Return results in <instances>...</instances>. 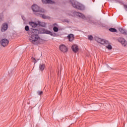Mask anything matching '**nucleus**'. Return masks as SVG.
<instances>
[{
	"instance_id": "13",
	"label": "nucleus",
	"mask_w": 127,
	"mask_h": 127,
	"mask_svg": "<svg viewBox=\"0 0 127 127\" xmlns=\"http://www.w3.org/2000/svg\"><path fill=\"white\" fill-rule=\"evenodd\" d=\"M25 30L26 31H30L31 32H34L35 31H36V29H32V28L29 29V26H26L25 27Z\"/></svg>"
},
{
	"instance_id": "8",
	"label": "nucleus",
	"mask_w": 127,
	"mask_h": 127,
	"mask_svg": "<svg viewBox=\"0 0 127 127\" xmlns=\"http://www.w3.org/2000/svg\"><path fill=\"white\" fill-rule=\"evenodd\" d=\"M42 31L43 33H45L46 34H49V35H51V36H53V33L48 30L43 29Z\"/></svg>"
},
{
	"instance_id": "4",
	"label": "nucleus",
	"mask_w": 127,
	"mask_h": 127,
	"mask_svg": "<svg viewBox=\"0 0 127 127\" xmlns=\"http://www.w3.org/2000/svg\"><path fill=\"white\" fill-rule=\"evenodd\" d=\"M118 41H119V42H120V43H121L123 46H124V47H126L127 46V41H126V40L124 38H118Z\"/></svg>"
},
{
	"instance_id": "10",
	"label": "nucleus",
	"mask_w": 127,
	"mask_h": 127,
	"mask_svg": "<svg viewBox=\"0 0 127 127\" xmlns=\"http://www.w3.org/2000/svg\"><path fill=\"white\" fill-rule=\"evenodd\" d=\"M8 27V26L6 23H5L3 24L2 25L1 29L2 32H4L5 30H7Z\"/></svg>"
},
{
	"instance_id": "27",
	"label": "nucleus",
	"mask_w": 127,
	"mask_h": 127,
	"mask_svg": "<svg viewBox=\"0 0 127 127\" xmlns=\"http://www.w3.org/2000/svg\"><path fill=\"white\" fill-rule=\"evenodd\" d=\"M56 26H57V24L55 23L53 24V26L56 27Z\"/></svg>"
},
{
	"instance_id": "5",
	"label": "nucleus",
	"mask_w": 127,
	"mask_h": 127,
	"mask_svg": "<svg viewBox=\"0 0 127 127\" xmlns=\"http://www.w3.org/2000/svg\"><path fill=\"white\" fill-rule=\"evenodd\" d=\"M60 50L62 52H63V53H66L67 51H68V48H67L65 45H61L60 46Z\"/></svg>"
},
{
	"instance_id": "6",
	"label": "nucleus",
	"mask_w": 127,
	"mask_h": 127,
	"mask_svg": "<svg viewBox=\"0 0 127 127\" xmlns=\"http://www.w3.org/2000/svg\"><path fill=\"white\" fill-rule=\"evenodd\" d=\"M9 42L8 41V40L6 39H3L0 41V43L3 47H5V46H7V45H8Z\"/></svg>"
},
{
	"instance_id": "11",
	"label": "nucleus",
	"mask_w": 127,
	"mask_h": 127,
	"mask_svg": "<svg viewBox=\"0 0 127 127\" xmlns=\"http://www.w3.org/2000/svg\"><path fill=\"white\" fill-rule=\"evenodd\" d=\"M71 49L73 52L76 53V52H78V50H79V48H78V46L76 45H74L72 46Z\"/></svg>"
},
{
	"instance_id": "7",
	"label": "nucleus",
	"mask_w": 127,
	"mask_h": 127,
	"mask_svg": "<svg viewBox=\"0 0 127 127\" xmlns=\"http://www.w3.org/2000/svg\"><path fill=\"white\" fill-rule=\"evenodd\" d=\"M96 41L98 43H100L101 44H108L109 43V41L103 40L100 38L96 39Z\"/></svg>"
},
{
	"instance_id": "28",
	"label": "nucleus",
	"mask_w": 127,
	"mask_h": 127,
	"mask_svg": "<svg viewBox=\"0 0 127 127\" xmlns=\"http://www.w3.org/2000/svg\"><path fill=\"white\" fill-rule=\"evenodd\" d=\"M22 19H23V20H24V18H22Z\"/></svg>"
},
{
	"instance_id": "2",
	"label": "nucleus",
	"mask_w": 127,
	"mask_h": 127,
	"mask_svg": "<svg viewBox=\"0 0 127 127\" xmlns=\"http://www.w3.org/2000/svg\"><path fill=\"white\" fill-rule=\"evenodd\" d=\"M71 4L73 7L77 8V9H80V10H83V9H85V6L83 4L77 1L73 0L71 2Z\"/></svg>"
},
{
	"instance_id": "23",
	"label": "nucleus",
	"mask_w": 127,
	"mask_h": 127,
	"mask_svg": "<svg viewBox=\"0 0 127 127\" xmlns=\"http://www.w3.org/2000/svg\"><path fill=\"white\" fill-rule=\"evenodd\" d=\"M40 14L41 17H42V18H44V19H46V18H47V16L44 14Z\"/></svg>"
},
{
	"instance_id": "18",
	"label": "nucleus",
	"mask_w": 127,
	"mask_h": 127,
	"mask_svg": "<svg viewBox=\"0 0 127 127\" xmlns=\"http://www.w3.org/2000/svg\"><path fill=\"white\" fill-rule=\"evenodd\" d=\"M39 69L41 71H43L45 69V64H40Z\"/></svg>"
},
{
	"instance_id": "26",
	"label": "nucleus",
	"mask_w": 127,
	"mask_h": 127,
	"mask_svg": "<svg viewBox=\"0 0 127 127\" xmlns=\"http://www.w3.org/2000/svg\"><path fill=\"white\" fill-rule=\"evenodd\" d=\"M32 60H34V62H35V63H36V62H37L36 61V60H35V58L32 57Z\"/></svg>"
},
{
	"instance_id": "21",
	"label": "nucleus",
	"mask_w": 127,
	"mask_h": 127,
	"mask_svg": "<svg viewBox=\"0 0 127 127\" xmlns=\"http://www.w3.org/2000/svg\"><path fill=\"white\" fill-rule=\"evenodd\" d=\"M106 48L107 49H109V50H111V49H113V47L110 44H108L107 46H106Z\"/></svg>"
},
{
	"instance_id": "1",
	"label": "nucleus",
	"mask_w": 127,
	"mask_h": 127,
	"mask_svg": "<svg viewBox=\"0 0 127 127\" xmlns=\"http://www.w3.org/2000/svg\"><path fill=\"white\" fill-rule=\"evenodd\" d=\"M39 40H40V38L37 34H32L30 37V42L35 45H37L39 43Z\"/></svg>"
},
{
	"instance_id": "24",
	"label": "nucleus",
	"mask_w": 127,
	"mask_h": 127,
	"mask_svg": "<svg viewBox=\"0 0 127 127\" xmlns=\"http://www.w3.org/2000/svg\"><path fill=\"white\" fill-rule=\"evenodd\" d=\"M37 93L38 95H39V96H40V95H42V94H43V92L40 91H37Z\"/></svg>"
},
{
	"instance_id": "16",
	"label": "nucleus",
	"mask_w": 127,
	"mask_h": 127,
	"mask_svg": "<svg viewBox=\"0 0 127 127\" xmlns=\"http://www.w3.org/2000/svg\"><path fill=\"white\" fill-rule=\"evenodd\" d=\"M67 38L68 39L69 41L70 42L74 40V35L73 34H69L67 36Z\"/></svg>"
},
{
	"instance_id": "15",
	"label": "nucleus",
	"mask_w": 127,
	"mask_h": 127,
	"mask_svg": "<svg viewBox=\"0 0 127 127\" xmlns=\"http://www.w3.org/2000/svg\"><path fill=\"white\" fill-rule=\"evenodd\" d=\"M29 24L32 27L34 28L36 27L37 25H38V23L37 22V23H35L34 22H30Z\"/></svg>"
},
{
	"instance_id": "20",
	"label": "nucleus",
	"mask_w": 127,
	"mask_h": 127,
	"mask_svg": "<svg viewBox=\"0 0 127 127\" xmlns=\"http://www.w3.org/2000/svg\"><path fill=\"white\" fill-rule=\"evenodd\" d=\"M109 31H111V32H117V29L114 28H111L109 29Z\"/></svg>"
},
{
	"instance_id": "19",
	"label": "nucleus",
	"mask_w": 127,
	"mask_h": 127,
	"mask_svg": "<svg viewBox=\"0 0 127 127\" xmlns=\"http://www.w3.org/2000/svg\"><path fill=\"white\" fill-rule=\"evenodd\" d=\"M3 21V13H1L0 14V22Z\"/></svg>"
},
{
	"instance_id": "9",
	"label": "nucleus",
	"mask_w": 127,
	"mask_h": 127,
	"mask_svg": "<svg viewBox=\"0 0 127 127\" xmlns=\"http://www.w3.org/2000/svg\"><path fill=\"white\" fill-rule=\"evenodd\" d=\"M75 14L76 15H77L78 16H79V17H81V18H82V19H84V20L87 19V18L86 17V16H85V15H84V14H83L80 12H75Z\"/></svg>"
},
{
	"instance_id": "12",
	"label": "nucleus",
	"mask_w": 127,
	"mask_h": 127,
	"mask_svg": "<svg viewBox=\"0 0 127 127\" xmlns=\"http://www.w3.org/2000/svg\"><path fill=\"white\" fill-rule=\"evenodd\" d=\"M42 1L44 3H50L51 4H53L55 3V2L54 1L51 0H42Z\"/></svg>"
},
{
	"instance_id": "14",
	"label": "nucleus",
	"mask_w": 127,
	"mask_h": 127,
	"mask_svg": "<svg viewBox=\"0 0 127 127\" xmlns=\"http://www.w3.org/2000/svg\"><path fill=\"white\" fill-rule=\"evenodd\" d=\"M38 22V25H40V26H42V27H45L46 26V23L44 22H40V21H37Z\"/></svg>"
},
{
	"instance_id": "25",
	"label": "nucleus",
	"mask_w": 127,
	"mask_h": 127,
	"mask_svg": "<svg viewBox=\"0 0 127 127\" xmlns=\"http://www.w3.org/2000/svg\"><path fill=\"white\" fill-rule=\"evenodd\" d=\"M89 40H93V36L90 35L88 36Z\"/></svg>"
},
{
	"instance_id": "3",
	"label": "nucleus",
	"mask_w": 127,
	"mask_h": 127,
	"mask_svg": "<svg viewBox=\"0 0 127 127\" xmlns=\"http://www.w3.org/2000/svg\"><path fill=\"white\" fill-rule=\"evenodd\" d=\"M32 9L34 12H39V13H44V12H45V10L42 8L40 9L39 6L36 4L32 5Z\"/></svg>"
},
{
	"instance_id": "17",
	"label": "nucleus",
	"mask_w": 127,
	"mask_h": 127,
	"mask_svg": "<svg viewBox=\"0 0 127 127\" xmlns=\"http://www.w3.org/2000/svg\"><path fill=\"white\" fill-rule=\"evenodd\" d=\"M119 30L120 32H121V33H122V34H127V31L125 29H123V28H119Z\"/></svg>"
},
{
	"instance_id": "22",
	"label": "nucleus",
	"mask_w": 127,
	"mask_h": 127,
	"mask_svg": "<svg viewBox=\"0 0 127 127\" xmlns=\"http://www.w3.org/2000/svg\"><path fill=\"white\" fill-rule=\"evenodd\" d=\"M53 30L55 32H58V30H59V29L57 27H54L53 28Z\"/></svg>"
}]
</instances>
